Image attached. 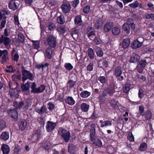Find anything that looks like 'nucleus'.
<instances>
[{
  "label": "nucleus",
  "instance_id": "nucleus-14",
  "mask_svg": "<svg viewBox=\"0 0 154 154\" xmlns=\"http://www.w3.org/2000/svg\"><path fill=\"white\" fill-rule=\"evenodd\" d=\"M35 112L39 115H43L44 114L47 110V108L45 105H43L40 109L36 107L35 109Z\"/></svg>",
  "mask_w": 154,
  "mask_h": 154
},
{
  "label": "nucleus",
  "instance_id": "nucleus-24",
  "mask_svg": "<svg viewBox=\"0 0 154 154\" xmlns=\"http://www.w3.org/2000/svg\"><path fill=\"white\" fill-rule=\"evenodd\" d=\"M99 67H107L108 65V62L104 59L100 60L98 63Z\"/></svg>",
  "mask_w": 154,
  "mask_h": 154
},
{
  "label": "nucleus",
  "instance_id": "nucleus-19",
  "mask_svg": "<svg viewBox=\"0 0 154 154\" xmlns=\"http://www.w3.org/2000/svg\"><path fill=\"white\" fill-rule=\"evenodd\" d=\"M103 25V22L100 19H99L96 20L94 26L96 29H100L102 27Z\"/></svg>",
  "mask_w": 154,
  "mask_h": 154
},
{
  "label": "nucleus",
  "instance_id": "nucleus-64",
  "mask_svg": "<svg viewBox=\"0 0 154 154\" xmlns=\"http://www.w3.org/2000/svg\"><path fill=\"white\" fill-rule=\"evenodd\" d=\"M98 80L101 83L103 84H105L106 81L105 77L104 76H100L98 78Z\"/></svg>",
  "mask_w": 154,
  "mask_h": 154
},
{
  "label": "nucleus",
  "instance_id": "nucleus-1",
  "mask_svg": "<svg viewBox=\"0 0 154 154\" xmlns=\"http://www.w3.org/2000/svg\"><path fill=\"white\" fill-rule=\"evenodd\" d=\"M45 43L48 47L55 48L57 45V38L53 35L48 34L45 38Z\"/></svg>",
  "mask_w": 154,
  "mask_h": 154
},
{
  "label": "nucleus",
  "instance_id": "nucleus-60",
  "mask_svg": "<svg viewBox=\"0 0 154 154\" xmlns=\"http://www.w3.org/2000/svg\"><path fill=\"white\" fill-rule=\"evenodd\" d=\"M121 68H116L115 69V74L117 76H120L122 73Z\"/></svg>",
  "mask_w": 154,
  "mask_h": 154
},
{
  "label": "nucleus",
  "instance_id": "nucleus-17",
  "mask_svg": "<svg viewBox=\"0 0 154 154\" xmlns=\"http://www.w3.org/2000/svg\"><path fill=\"white\" fill-rule=\"evenodd\" d=\"M113 26V23L112 22H107L105 23L103 26V30L106 32L110 31Z\"/></svg>",
  "mask_w": 154,
  "mask_h": 154
},
{
  "label": "nucleus",
  "instance_id": "nucleus-43",
  "mask_svg": "<svg viewBox=\"0 0 154 154\" xmlns=\"http://www.w3.org/2000/svg\"><path fill=\"white\" fill-rule=\"evenodd\" d=\"M1 138L5 140H7L9 138V133L7 132H3L1 135Z\"/></svg>",
  "mask_w": 154,
  "mask_h": 154
},
{
  "label": "nucleus",
  "instance_id": "nucleus-37",
  "mask_svg": "<svg viewBox=\"0 0 154 154\" xmlns=\"http://www.w3.org/2000/svg\"><path fill=\"white\" fill-rule=\"evenodd\" d=\"M41 135V130L39 129H38L35 131L34 134L33 135V137H35V140H38L40 138Z\"/></svg>",
  "mask_w": 154,
  "mask_h": 154
},
{
  "label": "nucleus",
  "instance_id": "nucleus-62",
  "mask_svg": "<svg viewBox=\"0 0 154 154\" xmlns=\"http://www.w3.org/2000/svg\"><path fill=\"white\" fill-rule=\"evenodd\" d=\"M79 3L80 1L79 0H74L71 2L72 6L74 8H75L77 7L78 5L79 4Z\"/></svg>",
  "mask_w": 154,
  "mask_h": 154
},
{
  "label": "nucleus",
  "instance_id": "nucleus-3",
  "mask_svg": "<svg viewBox=\"0 0 154 154\" xmlns=\"http://www.w3.org/2000/svg\"><path fill=\"white\" fill-rule=\"evenodd\" d=\"M115 88L111 85H109L106 88H104L102 94L100 95L99 98L100 100L103 97H107L108 94L109 96H112L115 93Z\"/></svg>",
  "mask_w": 154,
  "mask_h": 154
},
{
  "label": "nucleus",
  "instance_id": "nucleus-29",
  "mask_svg": "<svg viewBox=\"0 0 154 154\" xmlns=\"http://www.w3.org/2000/svg\"><path fill=\"white\" fill-rule=\"evenodd\" d=\"M140 56L137 54H135L131 57L130 62L131 63L138 62L140 61Z\"/></svg>",
  "mask_w": 154,
  "mask_h": 154
},
{
  "label": "nucleus",
  "instance_id": "nucleus-15",
  "mask_svg": "<svg viewBox=\"0 0 154 154\" xmlns=\"http://www.w3.org/2000/svg\"><path fill=\"white\" fill-rule=\"evenodd\" d=\"M111 106L115 109H119V103L118 101L114 99H111L109 102Z\"/></svg>",
  "mask_w": 154,
  "mask_h": 154
},
{
  "label": "nucleus",
  "instance_id": "nucleus-38",
  "mask_svg": "<svg viewBox=\"0 0 154 154\" xmlns=\"http://www.w3.org/2000/svg\"><path fill=\"white\" fill-rule=\"evenodd\" d=\"M30 81H27L25 84H22L21 87L23 91H27L29 89L30 87Z\"/></svg>",
  "mask_w": 154,
  "mask_h": 154
},
{
  "label": "nucleus",
  "instance_id": "nucleus-32",
  "mask_svg": "<svg viewBox=\"0 0 154 154\" xmlns=\"http://www.w3.org/2000/svg\"><path fill=\"white\" fill-rule=\"evenodd\" d=\"M22 74L23 76L27 77L28 79H30L31 80H32L31 79L32 78V74L29 71L26 70H23Z\"/></svg>",
  "mask_w": 154,
  "mask_h": 154
},
{
  "label": "nucleus",
  "instance_id": "nucleus-50",
  "mask_svg": "<svg viewBox=\"0 0 154 154\" xmlns=\"http://www.w3.org/2000/svg\"><path fill=\"white\" fill-rule=\"evenodd\" d=\"M18 39L20 42L22 43H23L25 42V38L23 34L21 33H19L18 34Z\"/></svg>",
  "mask_w": 154,
  "mask_h": 154
},
{
  "label": "nucleus",
  "instance_id": "nucleus-41",
  "mask_svg": "<svg viewBox=\"0 0 154 154\" xmlns=\"http://www.w3.org/2000/svg\"><path fill=\"white\" fill-rule=\"evenodd\" d=\"M147 148V145L145 142H142L140 144L138 147L139 150L141 151H145Z\"/></svg>",
  "mask_w": 154,
  "mask_h": 154
},
{
  "label": "nucleus",
  "instance_id": "nucleus-10",
  "mask_svg": "<svg viewBox=\"0 0 154 154\" xmlns=\"http://www.w3.org/2000/svg\"><path fill=\"white\" fill-rule=\"evenodd\" d=\"M56 125V123L50 121H48L46 126V129L47 132H51L55 128Z\"/></svg>",
  "mask_w": 154,
  "mask_h": 154
},
{
  "label": "nucleus",
  "instance_id": "nucleus-27",
  "mask_svg": "<svg viewBox=\"0 0 154 154\" xmlns=\"http://www.w3.org/2000/svg\"><path fill=\"white\" fill-rule=\"evenodd\" d=\"M95 51L98 57H101L103 56V53L101 48L96 47L95 49Z\"/></svg>",
  "mask_w": 154,
  "mask_h": 154
},
{
  "label": "nucleus",
  "instance_id": "nucleus-22",
  "mask_svg": "<svg viewBox=\"0 0 154 154\" xmlns=\"http://www.w3.org/2000/svg\"><path fill=\"white\" fill-rule=\"evenodd\" d=\"M19 6L18 3L15 0L10 1V9L15 11L18 8Z\"/></svg>",
  "mask_w": 154,
  "mask_h": 154
},
{
  "label": "nucleus",
  "instance_id": "nucleus-7",
  "mask_svg": "<svg viewBox=\"0 0 154 154\" xmlns=\"http://www.w3.org/2000/svg\"><path fill=\"white\" fill-rule=\"evenodd\" d=\"M73 77L75 78V76L73 75V76H72V77L69 76L68 81L66 83V91L68 92L70 91L71 89L76 85L77 80L76 79H72Z\"/></svg>",
  "mask_w": 154,
  "mask_h": 154
},
{
  "label": "nucleus",
  "instance_id": "nucleus-34",
  "mask_svg": "<svg viewBox=\"0 0 154 154\" xmlns=\"http://www.w3.org/2000/svg\"><path fill=\"white\" fill-rule=\"evenodd\" d=\"M88 56L90 59L93 60L94 58L95 54L93 50L89 48L88 50Z\"/></svg>",
  "mask_w": 154,
  "mask_h": 154
},
{
  "label": "nucleus",
  "instance_id": "nucleus-51",
  "mask_svg": "<svg viewBox=\"0 0 154 154\" xmlns=\"http://www.w3.org/2000/svg\"><path fill=\"white\" fill-rule=\"evenodd\" d=\"M82 22L81 17L80 16L77 15L76 16L74 19V22L76 25H79Z\"/></svg>",
  "mask_w": 154,
  "mask_h": 154
},
{
  "label": "nucleus",
  "instance_id": "nucleus-35",
  "mask_svg": "<svg viewBox=\"0 0 154 154\" xmlns=\"http://www.w3.org/2000/svg\"><path fill=\"white\" fill-rule=\"evenodd\" d=\"M57 20V23L61 24H63L65 22V18L64 16L62 14H61L58 16Z\"/></svg>",
  "mask_w": 154,
  "mask_h": 154
},
{
  "label": "nucleus",
  "instance_id": "nucleus-45",
  "mask_svg": "<svg viewBox=\"0 0 154 154\" xmlns=\"http://www.w3.org/2000/svg\"><path fill=\"white\" fill-rule=\"evenodd\" d=\"M112 34L115 35H117L119 34L120 32V29L117 27H113L112 30Z\"/></svg>",
  "mask_w": 154,
  "mask_h": 154
},
{
  "label": "nucleus",
  "instance_id": "nucleus-36",
  "mask_svg": "<svg viewBox=\"0 0 154 154\" xmlns=\"http://www.w3.org/2000/svg\"><path fill=\"white\" fill-rule=\"evenodd\" d=\"M89 108V105L85 103H82L81 106V108L82 111L84 112H87Z\"/></svg>",
  "mask_w": 154,
  "mask_h": 154
},
{
  "label": "nucleus",
  "instance_id": "nucleus-16",
  "mask_svg": "<svg viewBox=\"0 0 154 154\" xmlns=\"http://www.w3.org/2000/svg\"><path fill=\"white\" fill-rule=\"evenodd\" d=\"M27 123L25 120H20L18 123L19 129L21 131H24L26 128Z\"/></svg>",
  "mask_w": 154,
  "mask_h": 154
},
{
  "label": "nucleus",
  "instance_id": "nucleus-31",
  "mask_svg": "<svg viewBox=\"0 0 154 154\" xmlns=\"http://www.w3.org/2000/svg\"><path fill=\"white\" fill-rule=\"evenodd\" d=\"M1 149L3 154H8L10 151V149L8 145L4 144L2 146Z\"/></svg>",
  "mask_w": 154,
  "mask_h": 154
},
{
  "label": "nucleus",
  "instance_id": "nucleus-47",
  "mask_svg": "<svg viewBox=\"0 0 154 154\" xmlns=\"http://www.w3.org/2000/svg\"><path fill=\"white\" fill-rule=\"evenodd\" d=\"M47 27L48 28V29L50 31H52L54 30L55 27V26L54 23L52 22H48Z\"/></svg>",
  "mask_w": 154,
  "mask_h": 154
},
{
  "label": "nucleus",
  "instance_id": "nucleus-54",
  "mask_svg": "<svg viewBox=\"0 0 154 154\" xmlns=\"http://www.w3.org/2000/svg\"><path fill=\"white\" fill-rule=\"evenodd\" d=\"M90 7L89 5H86L85 6L83 9V11L84 13L87 14L90 11Z\"/></svg>",
  "mask_w": 154,
  "mask_h": 154
},
{
  "label": "nucleus",
  "instance_id": "nucleus-39",
  "mask_svg": "<svg viewBox=\"0 0 154 154\" xmlns=\"http://www.w3.org/2000/svg\"><path fill=\"white\" fill-rule=\"evenodd\" d=\"M130 27L125 23L122 26V29L127 34H129L130 33Z\"/></svg>",
  "mask_w": 154,
  "mask_h": 154
},
{
  "label": "nucleus",
  "instance_id": "nucleus-5",
  "mask_svg": "<svg viewBox=\"0 0 154 154\" xmlns=\"http://www.w3.org/2000/svg\"><path fill=\"white\" fill-rule=\"evenodd\" d=\"M36 85L35 82H33L31 84V93L36 94L40 93L44 91L45 89L46 86L43 84L40 85V86L36 88Z\"/></svg>",
  "mask_w": 154,
  "mask_h": 154
},
{
  "label": "nucleus",
  "instance_id": "nucleus-23",
  "mask_svg": "<svg viewBox=\"0 0 154 154\" xmlns=\"http://www.w3.org/2000/svg\"><path fill=\"white\" fill-rule=\"evenodd\" d=\"M65 102L67 104L70 105H73L75 103V101L71 96H66L65 99Z\"/></svg>",
  "mask_w": 154,
  "mask_h": 154
},
{
  "label": "nucleus",
  "instance_id": "nucleus-11",
  "mask_svg": "<svg viewBox=\"0 0 154 154\" xmlns=\"http://www.w3.org/2000/svg\"><path fill=\"white\" fill-rule=\"evenodd\" d=\"M52 146L51 143L49 140H44L41 143V146L42 148L48 151Z\"/></svg>",
  "mask_w": 154,
  "mask_h": 154
},
{
  "label": "nucleus",
  "instance_id": "nucleus-21",
  "mask_svg": "<svg viewBox=\"0 0 154 154\" xmlns=\"http://www.w3.org/2000/svg\"><path fill=\"white\" fill-rule=\"evenodd\" d=\"M126 24L130 26L131 28L133 30H134L136 27L134 23V20L131 18H128L127 20V23Z\"/></svg>",
  "mask_w": 154,
  "mask_h": 154
},
{
  "label": "nucleus",
  "instance_id": "nucleus-56",
  "mask_svg": "<svg viewBox=\"0 0 154 154\" xmlns=\"http://www.w3.org/2000/svg\"><path fill=\"white\" fill-rule=\"evenodd\" d=\"M127 137L128 139L131 142L134 141V137L132 132L128 133Z\"/></svg>",
  "mask_w": 154,
  "mask_h": 154
},
{
  "label": "nucleus",
  "instance_id": "nucleus-48",
  "mask_svg": "<svg viewBox=\"0 0 154 154\" xmlns=\"http://www.w3.org/2000/svg\"><path fill=\"white\" fill-rule=\"evenodd\" d=\"M75 147L72 144H69L68 148V152L70 153L73 154L74 152Z\"/></svg>",
  "mask_w": 154,
  "mask_h": 154
},
{
  "label": "nucleus",
  "instance_id": "nucleus-59",
  "mask_svg": "<svg viewBox=\"0 0 154 154\" xmlns=\"http://www.w3.org/2000/svg\"><path fill=\"white\" fill-rule=\"evenodd\" d=\"M145 107L142 105L140 106L139 107V114L140 115H141L142 116L144 115V114H143L144 111Z\"/></svg>",
  "mask_w": 154,
  "mask_h": 154
},
{
  "label": "nucleus",
  "instance_id": "nucleus-6",
  "mask_svg": "<svg viewBox=\"0 0 154 154\" xmlns=\"http://www.w3.org/2000/svg\"><path fill=\"white\" fill-rule=\"evenodd\" d=\"M90 141L95 146L99 147L103 146L102 142L100 138V137L97 136L93 135L90 137Z\"/></svg>",
  "mask_w": 154,
  "mask_h": 154
},
{
  "label": "nucleus",
  "instance_id": "nucleus-58",
  "mask_svg": "<svg viewBox=\"0 0 154 154\" xmlns=\"http://www.w3.org/2000/svg\"><path fill=\"white\" fill-rule=\"evenodd\" d=\"M6 127V123L2 119L0 120V129L3 130Z\"/></svg>",
  "mask_w": 154,
  "mask_h": 154
},
{
  "label": "nucleus",
  "instance_id": "nucleus-18",
  "mask_svg": "<svg viewBox=\"0 0 154 154\" xmlns=\"http://www.w3.org/2000/svg\"><path fill=\"white\" fill-rule=\"evenodd\" d=\"M10 113H11V118L12 121L15 122L18 120V113L16 110H13L10 109Z\"/></svg>",
  "mask_w": 154,
  "mask_h": 154
},
{
  "label": "nucleus",
  "instance_id": "nucleus-46",
  "mask_svg": "<svg viewBox=\"0 0 154 154\" xmlns=\"http://www.w3.org/2000/svg\"><path fill=\"white\" fill-rule=\"evenodd\" d=\"M139 62V64L136 67H138L139 65L140 66V67H145L147 64L146 60H142Z\"/></svg>",
  "mask_w": 154,
  "mask_h": 154
},
{
  "label": "nucleus",
  "instance_id": "nucleus-12",
  "mask_svg": "<svg viewBox=\"0 0 154 154\" xmlns=\"http://www.w3.org/2000/svg\"><path fill=\"white\" fill-rule=\"evenodd\" d=\"M86 33L88 38L91 40H92L91 36H96L95 31L92 27L89 26L86 29Z\"/></svg>",
  "mask_w": 154,
  "mask_h": 154
},
{
  "label": "nucleus",
  "instance_id": "nucleus-53",
  "mask_svg": "<svg viewBox=\"0 0 154 154\" xmlns=\"http://www.w3.org/2000/svg\"><path fill=\"white\" fill-rule=\"evenodd\" d=\"M5 52V53L2 57V60L1 61V62L2 63H4L6 62L7 59H8V52Z\"/></svg>",
  "mask_w": 154,
  "mask_h": 154
},
{
  "label": "nucleus",
  "instance_id": "nucleus-8",
  "mask_svg": "<svg viewBox=\"0 0 154 154\" xmlns=\"http://www.w3.org/2000/svg\"><path fill=\"white\" fill-rule=\"evenodd\" d=\"M8 36V29H5L4 30V34L2 35L0 38L1 40L5 46L8 45L10 43V39Z\"/></svg>",
  "mask_w": 154,
  "mask_h": 154
},
{
  "label": "nucleus",
  "instance_id": "nucleus-28",
  "mask_svg": "<svg viewBox=\"0 0 154 154\" xmlns=\"http://www.w3.org/2000/svg\"><path fill=\"white\" fill-rule=\"evenodd\" d=\"M52 48H53L48 47L46 49L45 54L47 57L49 59H51L52 58V54L53 51Z\"/></svg>",
  "mask_w": 154,
  "mask_h": 154
},
{
  "label": "nucleus",
  "instance_id": "nucleus-13",
  "mask_svg": "<svg viewBox=\"0 0 154 154\" xmlns=\"http://www.w3.org/2000/svg\"><path fill=\"white\" fill-rule=\"evenodd\" d=\"M143 44L142 42H140L138 39L134 40L131 44V47L133 49H137L140 48Z\"/></svg>",
  "mask_w": 154,
  "mask_h": 154
},
{
  "label": "nucleus",
  "instance_id": "nucleus-55",
  "mask_svg": "<svg viewBox=\"0 0 154 154\" xmlns=\"http://www.w3.org/2000/svg\"><path fill=\"white\" fill-rule=\"evenodd\" d=\"M128 6L131 8H137L139 6V3L137 1H135L134 3L130 4Z\"/></svg>",
  "mask_w": 154,
  "mask_h": 154
},
{
  "label": "nucleus",
  "instance_id": "nucleus-33",
  "mask_svg": "<svg viewBox=\"0 0 154 154\" xmlns=\"http://www.w3.org/2000/svg\"><path fill=\"white\" fill-rule=\"evenodd\" d=\"M91 128L90 130V137L93 135H95L96 134L95 128L96 125L94 124H92L90 126Z\"/></svg>",
  "mask_w": 154,
  "mask_h": 154
},
{
  "label": "nucleus",
  "instance_id": "nucleus-52",
  "mask_svg": "<svg viewBox=\"0 0 154 154\" xmlns=\"http://www.w3.org/2000/svg\"><path fill=\"white\" fill-rule=\"evenodd\" d=\"M47 107L50 111H52L55 107L54 104L52 101L49 102L47 103Z\"/></svg>",
  "mask_w": 154,
  "mask_h": 154
},
{
  "label": "nucleus",
  "instance_id": "nucleus-4",
  "mask_svg": "<svg viewBox=\"0 0 154 154\" xmlns=\"http://www.w3.org/2000/svg\"><path fill=\"white\" fill-rule=\"evenodd\" d=\"M58 132L60 133L61 138L66 143L69 141L71 137L70 133L69 131L62 128H59Z\"/></svg>",
  "mask_w": 154,
  "mask_h": 154
},
{
  "label": "nucleus",
  "instance_id": "nucleus-61",
  "mask_svg": "<svg viewBox=\"0 0 154 154\" xmlns=\"http://www.w3.org/2000/svg\"><path fill=\"white\" fill-rule=\"evenodd\" d=\"M37 120L38 121L39 123L41 125L44 127L45 124V120L43 118H38Z\"/></svg>",
  "mask_w": 154,
  "mask_h": 154
},
{
  "label": "nucleus",
  "instance_id": "nucleus-20",
  "mask_svg": "<svg viewBox=\"0 0 154 154\" xmlns=\"http://www.w3.org/2000/svg\"><path fill=\"white\" fill-rule=\"evenodd\" d=\"M131 85V84L128 82L124 85L122 88L123 92L125 94L128 93L130 90Z\"/></svg>",
  "mask_w": 154,
  "mask_h": 154
},
{
  "label": "nucleus",
  "instance_id": "nucleus-49",
  "mask_svg": "<svg viewBox=\"0 0 154 154\" xmlns=\"http://www.w3.org/2000/svg\"><path fill=\"white\" fill-rule=\"evenodd\" d=\"M112 125L111 122L109 120H106L103 121L102 124H101L100 127H107L108 126H111Z\"/></svg>",
  "mask_w": 154,
  "mask_h": 154
},
{
  "label": "nucleus",
  "instance_id": "nucleus-2",
  "mask_svg": "<svg viewBox=\"0 0 154 154\" xmlns=\"http://www.w3.org/2000/svg\"><path fill=\"white\" fill-rule=\"evenodd\" d=\"M21 76L19 75H14L12 77V80L14 82L15 87L14 88H12L13 85L10 84V96L11 97L16 96L17 94L16 88L19 85L18 82L15 79H18L19 80H21Z\"/></svg>",
  "mask_w": 154,
  "mask_h": 154
},
{
  "label": "nucleus",
  "instance_id": "nucleus-25",
  "mask_svg": "<svg viewBox=\"0 0 154 154\" xmlns=\"http://www.w3.org/2000/svg\"><path fill=\"white\" fill-rule=\"evenodd\" d=\"M12 59L14 61H17L18 60L19 56L16 50L14 49L11 52Z\"/></svg>",
  "mask_w": 154,
  "mask_h": 154
},
{
  "label": "nucleus",
  "instance_id": "nucleus-30",
  "mask_svg": "<svg viewBox=\"0 0 154 154\" xmlns=\"http://www.w3.org/2000/svg\"><path fill=\"white\" fill-rule=\"evenodd\" d=\"M15 37L12 38L11 40L10 39V42H12V44L16 46L17 47H19L21 42H20L19 40L14 36Z\"/></svg>",
  "mask_w": 154,
  "mask_h": 154
},
{
  "label": "nucleus",
  "instance_id": "nucleus-40",
  "mask_svg": "<svg viewBox=\"0 0 154 154\" xmlns=\"http://www.w3.org/2000/svg\"><path fill=\"white\" fill-rule=\"evenodd\" d=\"M91 94V92L84 90L81 93L80 96L82 98H86L88 97Z\"/></svg>",
  "mask_w": 154,
  "mask_h": 154
},
{
  "label": "nucleus",
  "instance_id": "nucleus-9",
  "mask_svg": "<svg viewBox=\"0 0 154 154\" xmlns=\"http://www.w3.org/2000/svg\"><path fill=\"white\" fill-rule=\"evenodd\" d=\"M60 8L62 12L64 14L68 13L71 10V5L69 2H66L61 5Z\"/></svg>",
  "mask_w": 154,
  "mask_h": 154
},
{
  "label": "nucleus",
  "instance_id": "nucleus-26",
  "mask_svg": "<svg viewBox=\"0 0 154 154\" xmlns=\"http://www.w3.org/2000/svg\"><path fill=\"white\" fill-rule=\"evenodd\" d=\"M130 40L129 38L124 39L122 42V47L124 49L127 48L130 45Z\"/></svg>",
  "mask_w": 154,
  "mask_h": 154
},
{
  "label": "nucleus",
  "instance_id": "nucleus-57",
  "mask_svg": "<svg viewBox=\"0 0 154 154\" xmlns=\"http://www.w3.org/2000/svg\"><path fill=\"white\" fill-rule=\"evenodd\" d=\"M146 120H148L151 119L152 116L151 112L149 110H147L146 112V114L144 115Z\"/></svg>",
  "mask_w": 154,
  "mask_h": 154
},
{
  "label": "nucleus",
  "instance_id": "nucleus-44",
  "mask_svg": "<svg viewBox=\"0 0 154 154\" xmlns=\"http://www.w3.org/2000/svg\"><path fill=\"white\" fill-rule=\"evenodd\" d=\"M32 42L33 43L34 48L38 50L39 48L40 41L38 40L34 41L32 40Z\"/></svg>",
  "mask_w": 154,
  "mask_h": 154
},
{
  "label": "nucleus",
  "instance_id": "nucleus-42",
  "mask_svg": "<svg viewBox=\"0 0 154 154\" xmlns=\"http://www.w3.org/2000/svg\"><path fill=\"white\" fill-rule=\"evenodd\" d=\"M57 31L60 33V35L63 34L66 31L65 29V27L64 26H60L57 28Z\"/></svg>",
  "mask_w": 154,
  "mask_h": 154
},
{
  "label": "nucleus",
  "instance_id": "nucleus-63",
  "mask_svg": "<svg viewBox=\"0 0 154 154\" xmlns=\"http://www.w3.org/2000/svg\"><path fill=\"white\" fill-rule=\"evenodd\" d=\"M144 91L143 89H140L138 92V97L141 99L144 96Z\"/></svg>",
  "mask_w": 154,
  "mask_h": 154
}]
</instances>
